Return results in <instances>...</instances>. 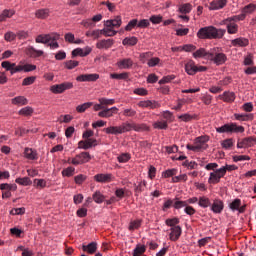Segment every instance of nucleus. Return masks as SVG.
I'll list each match as a JSON object with an SVG mask.
<instances>
[{
    "label": "nucleus",
    "instance_id": "473e14b6",
    "mask_svg": "<svg viewBox=\"0 0 256 256\" xmlns=\"http://www.w3.org/2000/svg\"><path fill=\"white\" fill-rule=\"evenodd\" d=\"M12 105H27L28 101L25 96H17L11 100Z\"/></svg>",
    "mask_w": 256,
    "mask_h": 256
},
{
    "label": "nucleus",
    "instance_id": "a211bd4d",
    "mask_svg": "<svg viewBox=\"0 0 256 256\" xmlns=\"http://www.w3.org/2000/svg\"><path fill=\"white\" fill-rule=\"evenodd\" d=\"M27 56L31 57L32 59H37V57H42L45 54L43 50H37L33 46H29L26 50Z\"/></svg>",
    "mask_w": 256,
    "mask_h": 256
},
{
    "label": "nucleus",
    "instance_id": "864d4df0",
    "mask_svg": "<svg viewBox=\"0 0 256 256\" xmlns=\"http://www.w3.org/2000/svg\"><path fill=\"white\" fill-rule=\"evenodd\" d=\"M244 144L246 145V147H253L256 145V137H246L244 138Z\"/></svg>",
    "mask_w": 256,
    "mask_h": 256
},
{
    "label": "nucleus",
    "instance_id": "e433bc0d",
    "mask_svg": "<svg viewBox=\"0 0 256 256\" xmlns=\"http://www.w3.org/2000/svg\"><path fill=\"white\" fill-rule=\"evenodd\" d=\"M90 107H93V102H86L84 104L78 105L76 107V111L77 113H85V111H87V109Z\"/></svg>",
    "mask_w": 256,
    "mask_h": 256
},
{
    "label": "nucleus",
    "instance_id": "a878e982",
    "mask_svg": "<svg viewBox=\"0 0 256 256\" xmlns=\"http://www.w3.org/2000/svg\"><path fill=\"white\" fill-rule=\"evenodd\" d=\"M225 25H227L229 35H235L239 31V25L235 24V22H227Z\"/></svg>",
    "mask_w": 256,
    "mask_h": 256
},
{
    "label": "nucleus",
    "instance_id": "de8ad7c7",
    "mask_svg": "<svg viewBox=\"0 0 256 256\" xmlns=\"http://www.w3.org/2000/svg\"><path fill=\"white\" fill-rule=\"evenodd\" d=\"M62 175L63 177H73V175H75V168L71 166L65 168L62 170Z\"/></svg>",
    "mask_w": 256,
    "mask_h": 256
},
{
    "label": "nucleus",
    "instance_id": "c9c22d12",
    "mask_svg": "<svg viewBox=\"0 0 256 256\" xmlns=\"http://www.w3.org/2000/svg\"><path fill=\"white\" fill-rule=\"evenodd\" d=\"M24 155L26 159H30L31 161H35V159H37V153H35L31 148H25Z\"/></svg>",
    "mask_w": 256,
    "mask_h": 256
},
{
    "label": "nucleus",
    "instance_id": "6e6552de",
    "mask_svg": "<svg viewBox=\"0 0 256 256\" xmlns=\"http://www.w3.org/2000/svg\"><path fill=\"white\" fill-rule=\"evenodd\" d=\"M137 105L141 109H159L161 107V103L155 100H142Z\"/></svg>",
    "mask_w": 256,
    "mask_h": 256
},
{
    "label": "nucleus",
    "instance_id": "cd10ccee",
    "mask_svg": "<svg viewBox=\"0 0 256 256\" xmlns=\"http://www.w3.org/2000/svg\"><path fill=\"white\" fill-rule=\"evenodd\" d=\"M83 251H86V253H90V255H93L95 251H97V243L92 242L88 245H83L82 246Z\"/></svg>",
    "mask_w": 256,
    "mask_h": 256
},
{
    "label": "nucleus",
    "instance_id": "4c0bfd02",
    "mask_svg": "<svg viewBox=\"0 0 256 256\" xmlns=\"http://www.w3.org/2000/svg\"><path fill=\"white\" fill-rule=\"evenodd\" d=\"M92 199L95 201V203L101 204L103 201H105V196L101 194V191H96L92 195Z\"/></svg>",
    "mask_w": 256,
    "mask_h": 256
},
{
    "label": "nucleus",
    "instance_id": "c03bdc74",
    "mask_svg": "<svg viewBox=\"0 0 256 256\" xmlns=\"http://www.w3.org/2000/svg\"><path fill=\"white\" fill-rule=\"evenodd\" d=\"M50 91L52 93H55L56 95L61 94V93H65V90L63 88V84H56V85L51 86Z\"/></svg>",
    "mask_w": 256,
    "mask_h": 256
},
{
    "label": "nucleus",
    "instance_id": "b1692460",
    "mask_svg": "<svg viewBox=\"0 0 256 256\" xmlns=\"http://www.w3.org/2000/svg\"><path fill=\"white\" fill-rule=\"evenodd\" d=\"M77 159L80 161V164L83 165L85 163H89L91 161V154L89 152H81L80 154H77Z\"/></svg>",
    "mask_w": 256,
    "mask_h": 256
},
{
    "label": "nucleus",
    "instance_id": "423d86ee",
    "mask_svg": "<svg viewBox=\"0 0 256 256\" xmlns=\"http://www.w3.org/2000/svg\"><path fill=\"white\" fill-rule=\"evenodd\" d=\"M216 131L218 133H245V127L238 126L236 123H228L216 128Z\"/></svg>",
    "mask_w": 256,
    "mask_h": 256
},
{
    "label": "nucleus",
    "instance_id": "f8f14e48",
    "mask_svg": "<svg viewBox=\"0 0 256 256\" xmlns=\"http://www.w3.org/2000/svg\"><path fill=\"white\" fill-rule=\"evenodd\" d=\"M118 111L119 109L117 107L103 108V110L98 113V117L109 119V117H113V115L117 114Z\"/></svg>",
    "mask_w": 256,
    "mask_h": 256
},
{
    "label": "nucleus",
    "instance_id": "8fccbe9b",
    "mask_svg": "<svg viewBox=\"0 0 256 256\" xmlns=\"http://www.w3.org/2000/svg\"><path fill=\"white\" fill-rule=\"evenodd\" d=\"M99 103L104 107H107V105H115V99H108V98H100L98 99Z\"/></svg>",
    "mask_w": 256,
    "mask_h": 256
},
{
    "label": "nucleus",
    "instance_id": "72a5a7b5",
    "mask_svg": "<svg viewBox=\"0 0 256 256\" xmlns=\"http://www.w3.org/2000/svg\"><path fill=\"white\" fill-rule=\"evenodd\" d=\"M37 19H47L49 17V9H39L35 12Z\"/></svg>",
    "mask_w": 256,
    "mask_h": 256
},
{
    "label": "nucleus",
    "instance_id": "5701e85b",
    "mask_svg": "<svg viewBox=\"0 0 256 256\" xmlns=\"http://www.w3.org/2000/svg\"><path fill=\"white\" fill-rule=\"evenodd\" d=\"M222 101L225 103H233L235 101V93L225 91L222 95L219 96Z\"/></svg>",
    "mask_w": 256,
    "mask_h": 256
},
{
    "label": "nucleus",
    "instance_id": "412c9836",
    "mask_svg": "<svg viewBox=\"0 0 256 256\" xmlns=\"http://www.w3.org/2000/svg\"><path fill=\"white\" fill-rule=\"evenodd\" d=\"M192 55L194 59H209V51H206L205 48H200L196 50Z\"/></svg>",
    "mask_w": 256,
    "mask_h": 256
},
{
    "label": "nucleus",
    "instance_id": "6e6d98bb",
    "mask_svg": "<svg viewBox=\"0 0 256 256\" xmlns=\"http://www.w3.org/2000/svg\"><path fill=\"white\" fill-rule=\"evenodd\" d=\"M131 159V154L123 153L117 157L119 163H127Z\"/></svg>",
    "mask_w": 256,
    "mask_h": 256
},
{
    "label": "nucleus",
    "instance_id": "0e129e2a",
    "mask_svg": "<svg viewBox=\"0 0 256 256\" xmlns=\"http://www.w3.org/2000/svg\"><path fill=\"white\" fill-rule=\"evenodd\" d=\"M3 69H6V71H10L12 73L13 67H15V63H11L9 61H4L1 63Z\"/></svg>",
    "mask_w": 256,
    "mask_h": 256
},
{
    "label": "nucleus",
    "instance_id": "f704fd0d",
    "mask_svg": "<svg viewBox=\"0 0 256 256\" xmlns=\"http://www.w3.org/2000/svg\"><path fill=\"white\" fill-rule=\"evenodd\" d=\"M139 39L137 37L132 36V37H126L123 39L122 44L123 45H129L130 47L135 46L136 43H138Z\"/></svg>",
    "mask_w": 256,
    "mask_h": 256
},
{
    "label": "nucleus",
    "instance_id": "3c124183",
    "mask_svg": "<svg viewBox=\"0 0 256 256\" xmlns=\"http://www.w3.org/2000/svg\"><path fill=\"white\" fill-rule=\"evenodd\" d=\"M141 223H142L141 220L131 221L128 227L129 231H135V229H139V227H141Z\"/></svg>",
    "mask_w": 256,
    "mask_h": 256
},
{
    "label": "nucleus",
    "instance_id": "13d9d810",
    "mask_svg": "<svg viewBox=\"0 0 256 256\" xmlns=\"http://www.w3.org/2000/svg\"><path fill=\"white\" fill-rule=\"evenodd\" d=\"M196 117L197 115H191L186 113L179 116V119H181V121H184V123H189V121H192V119H195Z\"/></svg>",
    "mask_w": 256,
    "mask_h": 256
},
{
    "label": "nucleus",
    "instance_id": "6ab92c4d",
    "mask_svg": "<svg viewBox=\"0 0 256 256\" xmlns=\"http://www.w3.org/2000/svg\"><path fill=\"white\" fill-rule=\"evenodd\" d=\"M119 69H131L133 67V59L123 58L117 62Z\"/></svg>",
    "mask_w": 256,
    "mask_h": 256
},
{
    "label": "nucleus",
    "instance_id": "393cba45",
    "mask_svg": "<svg viewBox=\"0 0 256 256\" xmlns=\"http://www.w3.org/2000/svg\"><path fill=\"white\" fill-rule=\"evenodd\" d=\"M198 205L202 209H207V207H211V200L207 196H202L198 200Z\"/></svg>",
    "mask_w": 256,
    "mask_h": 256
},
{
    "label": "nucleus",
    "instance_id": "1a4fd4ad",
    "mask_svg": "<svg viewBox=\"0 0 256 256\" xmlns=\"http://www.w3.org/2000/svg\"><path fill=\"white\" fill-rule=\"evenodd\" d=\"M231 211H238V213H245L246 206L241 205V199L236 198L229 204Z\"/></svg>",
    "mask_w": 256,
    "mask_h": 256
},
{
    "label": "nucleus",
    "instance_id": "49530a36",
    "mask_svg": "<svg viewBox=\"0 0 256 256\" xmlns=\"http://www.w3.org/2000/svg\"><path fill=\"white\" fill-rule=\"evenodd\" d=\"M102 35H104V37H115V35H117V31L109 27L104 28L102 29Z\"/></svg>",
    "mask_w": 256,
    "mask_h": 256
},
{
    "label": "nucleus",
    "instance_id": "4be33fe9",
    "mask_svg": "<svg viewBox=\"0 0 256 256\" xmlns=\"http://www.w3.org/2000/svg\"><path fill=\"white\" fill-rule=\"evenodd\" d=\"M231 43L233 47H247L249 45V39L240 37L232 40Z\"/></svg>",
    "mask_w": 256,
    "mask_h": 256
},
{
    "label": "nucleus",
    "instance_id": "ddd939ff",
    "mask_svg": "<svg viewBox=\"0 0 256 256\" xmlns=\"http://www.w3.org/2000/svg\"><path fill=\"white\" fill-rule=\"evenodd\" d=\"M227 6V0H214L210 2L208 9L210 11H219V9H223Z\"/></svg>",
    "mask_w": 256,
    "mask_h": 256
},
{
    "label": "nucleus",
    "instance_id": "4d7b16f0",
    "mask_svg": "<svg viewBox=\"0 0 256 256\" xmlns=\"http://www.w3.org/2000/svg\"><path fill=\"white\" fill-rule=\"evenodd\" d=\"M135 27H138V20L132 19L125 27V31H132L135 29Z\"/></svg>",
    "mask_w": 256,
    "mask_h": 256
},
{
    "label": "nucleus",
    "instance_id": "5fc2aeb1",
    "mask_svg": "<svg viewBox=\"0 0 256 256\" xmlns=\"http://www.w3.org/2000/svg\"><path fill=\"white\" fill-rule=\"evenodd\" d=\"M145 251H147L145 246L137 245L133 251V256H141L143 253H145Z\"/></svg>",
    "mask_w": 256,
    "mask_h": 256
},
{
    "label": "nucleus",
    "instance_id": "680f3d73",
    "mask_svg": "<svg viewBox=\"0 0 256 256\" xmlns=\"http://www.w3.org/2000/svg\"><path fill=\"white\" fill-rule=\"evenodd\" d=\"M79 66V61L69 60L65 62L66 69H75V67Z\"/></svg>",
    "mask_w": 256,
    "mask_h": 256
},
{
    "label": "nucleus",
    "instance_id": "603ef678",
    "mask_svg": "<svg viewBox=\"0 0 256 256\" xmlns=\"http://www.w3.org/2000/svg\"><path fill=\"white\" fill-rule=\"evenodd\" d=\"M139 57H140L141 63H147V61H149V59L153 57V53L144 52V53H141Z\"/></svg>",
    "mask_w": 256,
    "mask_h": 256
},
{
    "label": "nucleus",
    "instance_id": "f3484780",
    "mask_svg": "<svg viewBox=\"0 0 256 256\" xmlns=\"http://www.w3.org/2000/svg\"><path fill=\"white\" fill-rule=\"evenodd\" d=\"M94 181L97 183H111L113 181L112 174H96L94 176Z\"/></svg>",
    "mask_w": 256,
    "mask_h": 256
},
{
    "label": "nucleus",
    "instance_id": "338daca9",
    "mask_svg": "<svg viewBox=\"0 0 256 256\" xmlns=\"http://www.w3.org/2000/svg\"><path fill=\"white\" fill-rule=\"evenodd\" d=\"M35 79H36L35 76L26 77L24 78L22 85L23 86L33 85V83H35Z\"/></svg>",
    "mask_w": 256,
    "mask_h": 256
},
{
    "label": "nucleus",
    "instance_id": "2f4dec72",
    "mask_svg": "<svg viewBox=\"0 0 256 256\" xmlns=\"http://www.w3.org/2000/svg\"><path fill=\"white\" fill-rule=\"evenodd\" d=\"M236 121H253V114H234Z\"/></svg>",
    "mask_w": 256,
    "mask_h": 256
},
{
    "label": "nucleus",
    "instance_id": "2eb2a0df",
    "mask_svg": "<svg viewBox=\"0 0 256 256\" xmlns=\"http://www.w3.org/2000/svg\"><path fill=\"white\" fill-rule=\"evenodd\" d=\"M225 208V204L220 199H215L213 204L211 205V211L216 214L223 213V209Z\"/></svg>",
    "mask_w": 256,
    "mask_h": 256
},
{
    "label": "nucleus",
    "instance_id": "a18cd8bd",
    "mask_svg": "<svg viewBox=\"0 0 256 256\" xmlns=\"http://www.w3.org/2000/svg\"><path fill=\"white\" fill-rule=\"evenodd\" d=\"M19 115H24V117H29L33 115V108L27 106L19 110Z\"/></svg>",
    "mask_w": 256,
    "mask_h": 256
},
{
    "label": "nucleus",
    "instance_id": "69168bd1",
    "mask_svg": "<svg viewBox=\"0 0 256 256\" xmlns=\"http://www.w3.org/2000/svg\"><path fill=\"white\" fill-rule=\"evenodd\" d=\"M124 117H135L137 115V111L133 110V108L124 109L123 113Z\"/></svg>",
    "mask_w": 256,
    "mask_h": 256
},
{
    "label": "nucleus",
    "instance_id": "dca6fc26",
    "mask_svg": "<svg viewBox=\"0 0 256 256\" xmlns=\"http://www.w3.org/2000/svg\"><path fill=\"white\" fill-rule=\"evenodd\" d=\"M115 44V40L113 39H103L96 43L97 49H111Z\"/></svg>",
    "mask_w": 256,
    "mask_h": 256
},
{
    "label": "nucleus",
    "instance_id": "9b49d317",
    "mask_svg": "<svg viewBox=\"0 0 256 256\" xmlns=\"http://www.w3.org/2000/svg\"><path fill=\"white\" fill-rule=\"evenodd\" d=\"M99 79V74H82L76 77V81L79 83L95 82Z\"/></svg>",
    "mask_w": 256,
    "mask_h": 256
},
{
    "label": "nucleus",
    "instance_id": "a19ab883",
    "mask_svg": "<svg viewBox=\"0 0 256 256\" xmlns=\"http://www.w3.org/2000/svg\"><path fill=\"white\" fill-rule=\"evenodd\" d=\"M177 169L172 168V169H168L164 172H162V177L164 179H169V177H175V175H177Z\"/></svg>",
    "mask_w": 256,
    "mask_h": 256
},
{
    "label": "nucleus",
    "instance_id": "4468645a",
    "mask_svg": "<svg viewBox=\"0 0 256 256\" xmlns=\"http://www.w3.org/2000/svg\"><path fill=\"white\" fill-rule=\"evenodd\" d=\"M170 231H171L169 234L170 241H179V237H181V233H183L181 226L172 227L170 228Z\"/></svg>",
    "mask_w": 256,
    "mask_h": 256
},
{
    "label": "nucleus",
    "instance_id": "052dcab7",
    "mask_svg": "<svg viewBox=\"0 0 256 256\" xmlns=\"http://www.w3.org/2000/svg\"><path fill=\"white\" fill-rule=\"evenodd\" d=\"M165 223L168 227H177L179 225V218L166 219Z\"/></svg>",
    "mask_w": 256,
    "mask_h": 256
},
{
    "label": "nucleus",
    "instance_id": "c85d7f7f",
    "mask_svg": "<svg viewBox=\"0 0 256 256\" xmlns=\"http://www.w3.org/2000/svg\"><path fill=\"white\" fill-rule=\"evenodd\" d=\"M237 21H245V14H243V12L240 15H235V16L226 18L224 20V23H233Z\"/></svg>",
    "mask_w": 256,
    "mask_h": 256
},
{
    "label": "nucleus",
    "instance_id": "c756f323",
    "mask_svg": "<svg viewBox=\"0 0 256 256\" xmlns=\"http://www.w3.org/2000/svg\"><path fill=\"white\" fill-rule=\"evenodd\" d=\"M256 11V5L255 4H248L242 9V14L244 17H247V15L251 13H255Z\"/></svg>",
    "mask_w": 256,
    "mask_h": 256
},
{
    "label": "nucleus",
    "instance_id": "7ed1b4c3",
    "mask_svg": "<svg viewBox=\"0 0 256 256\" xmlns=\"http://www.w3.org/2000/svg\"><path fill=\"white\" fill-rule=\"evenodd\" d=\"M237 169H239V167H237L235 164H226L220 169H216V171L210 173L208 183L216 185V183H220L221 179L227 175V171H237Z\"/></svg>",
    "mask_w": 256,
    "mask_h": 256
},
{
    "label": "nucleus",
    "instance_id": "9d476101",
    "mask_svg": "<svg viewBox=\"0 0 256 256\" xmlns=\"http://www.w3.org/2000/svg\"><path fill=\"white\" fill-rule=\"evenodd\" d=\"M208 141L209 139H207V137L205 136H200L196 138L194 144L196 146L197 151H205V149L209 147V145H207Z\"/></svg>",
    "mask_w": 256,
    "mask_h": 256
},
{
    "label": "nucleus",
    "instance_id": "7c9ffc66",
    "mask_svg": "<svg viewBox=\"0 0 256 256\" xmlns=\"http://www.w3.org/2000/svg\"><path fill=\"white\" fill-rule=\"evenodd\" d=\"M110 78L117 79L118 81H125V80L129 79V73H127V72L120 73V74L112 73V74H110Z\"/></svg>",
    "mask_w": 256,
    "mask_h": 256
},
{
    "label": "nucleus",
    "instance_id": "ea45409f",
    "mask_svg": "<svg viewBox=\"0 0 256 256\" xmlns=\"http://www.w3.org/2000/svg\"><path fill=\"white\" fill-rule=\"evenodd\" d=\"M36 43H42L43 45H47L49 43V34H40L35 39Z\"/></svg>",
    "mask_w": 256,
    "mask_h": 256
},
{
    "label": "nucleus",
    "instance_id": "bf43d9fd",
    "mask_svg": "<svg viewBox=\"0 0 256 256\" xmlns=\"http://www.w3.org/2000/svg\"><path fill=\"white\" fill-rule=\"evenodd\" d=\"M154 129H167L169 125L167 124V121H157L153 124Z\"/></svg>",
    "mask_w": 256,
    "mask_h": 256
},
{
    "label": "nucleus",
    "instance_id": "79ce46f5",
    "mask_svg": "<svg viewBox=\"0 0 256 256\" xmlns=\"http://www.w3.org/2000/svg\"><path fill=\"white\" fill-rule=\"evenodd\" d=\"M192 9H193V6L190 3L182 4L179 7L180 13H183L184 15H187V13H191Z\"/></svg>",
    "mask_w": 256,
    "mask_h": 256
},
{
    "label": "nucleus",
    "instance_id": "0eeeda50",
    "mask_svg": "<svg viewBox=\"0 0 256 256\" xmlns=\"http://www.w3.org/2000/svg\"><path fill=\"white\" fill-rule=\"evenodd\" d=\"M205 71H207V67L197 66L193 60H189L185 64V72L187 75H197V73H203Z\"/></svg>",
    "mask_w": 256,
    "mask_h": 256
},
{
    "label": "nucleus",
    "instance_id": "f03ea898",
    "mask_svg": "<svg viewBox=\"0 0 256 256\" xmlns=\"http://www.w3.org/2000/svg\"><path fill=\"white\" fill-rule=\"evenodd\" d=\"M226 30L217 29L215 26L200 28L197 32L198 39H223Z\"/></svg>",
    "mask_w": 256,
    "mask_h": 256
},
{
    "label": "nucleus",
    "instance_id": "39448f33",
    "mask_svg": "<svg viewBox=\"0 0 256 256\" xmlns=\"http://www.w3.org/2000/svg\"><path fill=\"white\" fill-rule=\"evenodd\" d=\"M93 135H95V132H93V130H86L82 134L83 139H86V140H81L78 143V149L87 150V149H91V147H96L97 139L90 138V137H93Z\"/></svg>",
    "mask_w": 256,
    "mask_h": 256
},
{
    "label": "nucleus",
    "instance_id": "aec40b11",
    "mask_svg": "<svg viewBox=\"0 0 256 256\" xmlns=\"http://www.w3.org/2000/svg\"><path fill=\"white\" fill-rule=\"evenodd\" d=\"M121 23H123V21L121 20V16H116L114 19L105 21L104 27H109V28L117 27L118 28L121 25Z\"/></svg>",
    "mask_w": 256,
    "mask_h": 256
},
{
    "label": "nucleus",
    "instance_id": "09e8293b",
    "mask_svg": "<svg viewBox=\"0 0 256 256\" xmlns=\"http://www.w3.org/2000/svg\"><path fill=\"white\" fill-rule=\"evenodd\" d=\"M187 205L186 200H179V198H175V202L173 204L174 209H183V207L185 208Z\"/></svg>",
    "mask_w": 256,
    "mask_h": 256
},
{
    "label": "nucleus",
    "instance_id": "37998d69",
    "mask_svg": "<svg viewBox=\"0 0 256 256\" xmlns=\"http://www.w3.org/2000/svg\"><path fill=\"white\" fill-rule=\"evenodd\" d=\"M5 189H7L8 191H17V184H8V183L0 184V190L5 191Z\"/></svg>",
    "mask_w": 256,
    "mask_h": 256
},
{
    "label": "nucleus",
    "instance_id": "58836bf2",
    "mask_svg": "<svg viewBox=\"0 0 256 256\" xmlns=\"http://www.w3.org/2000/svg\"><path fill=\"white\" fill-rule=\"evenodd\" d=\"M15 182L18 185H23L24 187H27L29 185H31V178L29 177H23V178H16Z\"/></svg>",
    "mask_w": 256,
    "mask_h": 256
},
{
    "label": "nucleus",
    "instance_id": "f257e3e1",
    "mask_svg": "<svg viewBox=\"0 0 256 256\" xmlns=\"http://www.w3.org/2000/svg\"><path fill=\"white\" fill-rule=\"evenodd\" d=\"M103 131L107 135H123V133H127L129 131H136L138 133L149 131V126L145 123L137 124L125 122L120 126H110L104 128Z\"/></svg>",
    "mask_w": 256,
    "mask_h": 256
},
{
    "label": "nucleus",
    "instance_id": "e2e57ef3",
    "mask_svg": "<svg viewBox=\"0 0 256 256\" xmlns=\"http://www.w3.org/2000/svg\"><path fill=\"white\" fill-rule=\"evenodd\" d=\"M161 63V59L159 57L150 58L148 60V67H156V65H159Z\"/></svg>",
    "mask_w": 256,
    "mask_h": 256
},
{
    "label": "nucleus",
    "instance_id": "20e7f679",
    "mask_svg": "<svg viewBox=\"0 0 256 256\" xmlns=\"http://www.w3.org/2000/svg\"><path fill=\"white\" fill-rule=\"evenodd\" d=\"M208 61H212L215 65H223L227 61V55L222 52L221 48L214 47L209 50Z\"/></svg>",
    "mask_w": 256,
    "mask_h": 256
},
{
    "label": "nucleus",
    "instance_id": "bb28decb",
    "mask_svg": "<svg viewBox=\"0 0 256 256\" xmlns=\"http://www.w3.org/2000/svg\"><path fill=\"white\" fill-rule=\"evenodd\" d=\"M145 187H147V181L143 180L142 182H140L138 185H135V195L136 197H139V195H141V193H143V191H145Z\"/></svg>",
    "mask_w": 256,
    "mask_h": 256
},
{
    "label": "nucleus",
    "instance_id": "774afa93",
    "mask_svg": "<svg viewBox=\"0 0 256 256\" xmlns=\"http://www.w3.org/2000/svg\"><path fill=\"white\" fill-rule=\"evenodd\" d=\"M16 38H17V35H15V33H13V32H7V33L4 35L5 41H8L9 43H10L11 41H15Z\"/></svg>",
    "mask_w": 256,
    "mask_h": 256
}]
</instances>
